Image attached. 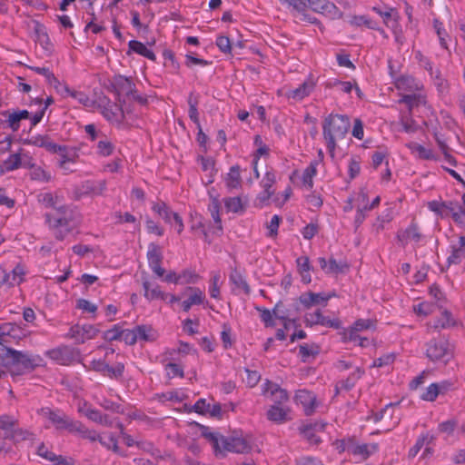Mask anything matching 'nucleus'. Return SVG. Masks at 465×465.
<instances>
[{
  "instance_id": "nucleus-1",
  "label": "nucleus",
  "mask_w": 465,
  "mask_h": 465,
  "mask_svg": "<svg viewBox=\"0 0 465 465\" xmlns=\"http://www.w3.org/2000/svg\"><path fill=\"white\" fill-rule=\"evenodd\" d=\"M201 435L212 445L215 457L223 459L226 452L248 453L252 450L250 441L242 435L234 432L225 437L219 432H213L211 428L200 425Z\"/></svg>"
},
{
  "instance_id": "nucleus-2",
  "label": "nucleus",
  "mask_w": 465,
  "mask_h": 465,
  "mask_svg": "<svg viewBox=\"0 0 465 465\" xmlns=\"http://www.w3.org/2000/svg\"><path fill=\"white\" fill-rule=\"evenodd\" d=\"M351 127L345 114H331L322 122V135L330 155L333 158L337 143L345 138Z\"/></svg>"
},
{
  "instance_id": "nucleus-3",
  "label": "nucleus",
  "mask_w": 465,
  "mask_h": 465,
  "mask_svg": "<svg viewBox=\"0 0 465 465\" xmlns=\"http://www.w3.org/2000/svg\"><path fill=\"white\" fill-rule=\"evenodd\" d=\"M39 413L46 416L56 430H64L70 433H77L81 428V421L75 420L64 413L53 411L49 408H42Z\"/></svg>"
},
{
  "instance_id": "nucleus-4",
  "label": "nucleus",
  "mask_w": 465,
  "mask_h": 465,
  "mask_svg": "<svg viewBox=\"0 0 465 465\" xmlns=\"http://www.w3.org/2000/svg\"><path fill=\"white\" fill-rule=\"evenodd\" d=\"M46 354L53 361L61 365H71L74 362L81 361V351L79 349L64 345L46 351Z\"/></svg>"
},
{
  "instance_id": "nucleus-5",
  "label": "nucleus",
  "mask_w": 465,
  "mask_h": 465,
  "mask_svg": "<svg viewBox=\"0 0 465 465\" xmlns=\"http://www.w3.org/2000/svg\"><path fill=\"white\" fill-rule=\"evenodd\" d=\"M426 355L432 361H448L451 356L448 341L444 338L430 340L427 343Z\"/></svg>"
},
{
  "instance_id": "nucleus-6",
  "label": "nucleus",
  "mask_w": 465,
  "mask_h": 465,
  "mask_svg": "<svg viewBox=\"0 0 465 465\" xmlns=\"http://www.w3.org/2000/svg\"><path fill=\"white\" fill-rule=\"evenodd\" d=\"M58 212L62 215L54 220L53 225L58 229L55 237L64 240L65 235L77 225L78 221L75 220L73 212L67 213L65 206L58 208Z\"/></svg>"
},
{
  "instance_id": "nucleus-7",
  "label": "nucleus",
  "mask_w": 465,
  "mask_h": 465,
  "mask_svg": "<svg viewBox=\"0 0 465 465\" xmlns=\"http://www.w3.org/2000/svg\"><path fill=\"white\" fill-rule=\"evenodd\" d=\"M0 437L15 442L25 440L26 432L17 428V422L8 416H0Z\"/></svg>"
},
{
  "instance_id": "nucleus-8",
  "label": "nucleus",
  "mask_w": 465,
  "mask_h": 465,
  "mask_svg": "<svg viewBox=\"0 0 465 465\" xmlns=\"http://www.w3.org/2000/svg\"><path fill=\"white\" fill-rule=\"evenodd\" d=\"M99 332L100 330L95 325L75 324L69 329L67 337L74 340L76 344H82L85 342V341L94 338Z\"/></svg>"
},
{
  "instance_id": "nucleus-9",
  "label": "nucleus",
  "mask_w": 465,
  "mask_h": 465,
  "mask_svg": "<svg viewBox=\"0 0 465 465\" xmlns=\"http://www.w3.org/2000/svg\"><path fill=\"white\" fill-rule=\"evenodd\" d=\"M90 370L106 375L111 379H119L124 371V364L117 362L114 367L107 364L104 360H93L90 362Z\"/></svg>"
},
{
  "instance_id": "nucleus-10",
  "label": "nucleus",
  "mask_w": 465,
  "mask_h": 465,
  "mask_svg": "<svg viewBox=\"0 0 465 465\" xmlns=\"http://www.w3.org/2000/svg\"><path fill=\"white\" fill-rule=\"evenodd\" d=\"M25 277V270L20 264H17L11 272H7L4 268L0 267V286L7 287L19 286Z\"/></svg>"
},
{
  "instance_id": "nucleus-11",
  "label": "nucleus",
  "mask_w": 465,
  "mask_h": 465,
  "mask_svg": "<svg viewBox=\"0 0 465 465\" xmlns=\"http://www.w3.org/2000/svg\"><path fill=\"white\" fill-rule=\"evenodd\" d=\"M294 401L302 406L306 416L312 415L318 407L316 395L308 390H298L294 396Z\"/></svg>"
},
{
  "instance_id": "nucleus-12",
  "label": "nucleus",
  "mask_w": 465,
  "mask_h": 465,
  "mask_svg": "<svg viewBox=\"0 0 465 465\" xmlns=\"http://www.w3.org/2000/svg\"><path fill=\"white\" fill-rule=\"evenodd\" d=\"M125 101L122 98H118L114 104H112L108 100L107 105H104L102 110L103 115L111 122H116L122 124L125 117V111L124 104Z\"/></svg>"
},
{
  "instance_id": "nucleus-13",
  "label": "nucleus",
  "mask_w": 465,
  "mask_h": 465,
  "mask_svg": "<svg viewBox=\"0 0 465 465\" xmlns=\"http://www.w3.org/2000/svg\"><path fill=\"white\" fill-rule=\"evenodd\" d=\"M23 357L20 351L12 350L4 344H0V371L5 372L8 368H15L19 365Z\"/></svg>"
},
{
  "instance_id": "nucleus-14",
  "label": "nucleus",
  "mask_w": 465,
  "mask_h": 465,
  "mask_svg": "<svg viewBox=\"0 0 465 465\" xmlns=\"http://www.w3.org/2000/svg\"><path fill=\"white\" fill-rule=\"evenodd\" d=\"M36 454L44 460L50 461L51 465H74V460L65 458L62 455H56L51 448L44 442L40 443L36 448Z\"/></svg>"
},
{
  "instance_id": "nucleus-15",
  "label": "nucleus",
  "mask_w": 465,
  "mask_h": 465,
  "mask_svg": "<svg viewBox=\"0 0 465 465\" xmlns=\"http://www.w3.org/2000/svg\"><path fill=\"white\" fill-rule=\"evenodd\" d=\"M147 258L149 262V265L152 268L153 272L159 277H163L164 275V269L161 267L163 253L161 247L153 242L149 244V249L147 252Z\"/></svg>"
},
{
  "instance_id": "nucleus-16",
  "label": "nucleus",
  "mask_w": 465,
  "mask_h": 465,
  "mask_svg": "<svg viewBox=\"0 0 465 465\" xmlns=\"http://www.w3.org/2000/svg\"><path fill=\"white\" fill-rule=\"evenodd\" d=\"M1 115L5 118L6 126L15 132L20 128L21 121L29 119V111L7 110L2 112Z\"/></svg>"
},
{
  "instance_id": "nucleus-17",
  "label": "nucleus",
  "mask_w": 465,
  "mask_h": 465,
  "mask_svg": "<svg viewBox=\"0 0 465 465\" xmlns=\"http://www.w3.org/2000/svg\"><path fill=\"white\" fill-rule=\"evenodd\" d=\"M262 393H270L272 400L275 404L281 405L289 400V394L286 390L281 388L277 383H273L269 380L262 385Z\"/></svg>"
},
{
  "instance_id": "nucleus-18",
  "label": "nucleus",
  "mask_w": 465,
  "mask_h": 465,
  "mask_svg": "<svg viewBox=\"0 0 465 465\" xmlns=\"http://www.w3.org/2000/svg\"><path fill=\"white\" fill-rule=\"evenodd\" d=\"M332 296H335V292L331 294L326 292H308L307 294H302L300 297V301L305 308H311L318 304L325 306Z\"/></svg>"
},
{
  "instance_id": "nucleus-19",
  "label": "nucleus",
  "mask_w": 465,
  "mask_h": 465,
  "mask_svg": "<svg viewBox=\"0 0 465 465\" xmlns=\"http://www.w3.org/2000/svg\"><path fill=\"white\" fill-rule=\"evenodd\" d=\"M320 267L328 273L338 274L344 273L349 270V265L344 261L337 262L334 258L331 257L328 261L321 257L318 259Z\"/></svg>"
},
{
  "instance_id": "nucleus-20",
  "label": "nucleus",
  "mask_w": 465,
  "mask_h": 465,
  "mask_svg": "<svg viewBox=\"0 0 465 465\" xmlns=\"http://www.w3.org/2000/svg\"><path fill=\"white\" fill-rule=\"evenodd\" d=\"M307 6L312 11L321 13L323 15H329L335 16L339 12L338 7L329 0H305Z\"/></svg>"
},
{
  "instance_id": "nucleus-21",
  "label": "nucleus",
  "mask_w": 465,
  "mask_h": 465,
  "mask_svg": "<svg viewBox=\"0 0 465 465\" xmlns=\"http://www.w3.org/2000/svg\"><path fill=\"white\" fill-rule=\"evenodd\" d=\"M378 444H358L354 438L350 448V454L357 457H361L363 460L368 459L372 453L378 450Z\"/></svg>"
},
{
  "instance_id": "nucleus-22",
  "label": "nucleus",
  "mask_w": 465,
  "mask_h": 465,
  "mask_svg": "<svg viewBox=\"0 0 465 465\" xmlns=\"http://www.w3.org/2000/svg\"><path fill=\"white\" fill-rule=\"evenodd\" d=\"M134 328L137 341L153 342L158 339V332L151 325H136Z\"/></svg>"
},
{
  "instance_id": "nucleus-23",
  "label": "nucleus",
  "mask_w": 465,
  "mask_h": 465,
  "mask_svg": "<svg viewBox=\"0 0 465 465\" xmlns=\"http://www.w3.org/2000/svg\"><path fill=\"white\" fill-rule=\"evenodd\" d=\"M114 85L119 89V96L121 94H125L130 96L131 94L135 93V84L132 81V78L126 77L121 74L114 75Z\"/></svg>"
},
{
  "instance_id": "nucleus-24",
  "label": "nucleus",
  "mask_w": 465,
  "mask_h": 465,
  "mask_svg": "<svg viewBox=\"0 0 465 465\" xmlns=\"http://www.w3.org/2000/svg\"><path fill=\"white\" fill-rule=\"evenodd\" d=\"M35 33L36 35V43L39 44L42 48L47 53L51 54L53 50V45L50 43L49 36L46 33V29L43 25H40L38 22H35Z\"/></svg>"
},
{
  "instance_id": "nucleus-25",
  "label": "nucleus",
  "mask_w": 465,
  "mask_h": 465,
  "mask_svg": "<svg viewBox=\"0 0 465 465\" xmlns=\"http://www.w3.org/2000/svg\"><path fill=\"white\" fill-rule=\"evenodd\" d=\"M315 87V84L312 80H307L303 82L299 87L292 90L288 94L289 98L300 101L304 97L308 96Z\"/></svg>"
},
{
  "instance_id": "nucleus-26",
  "label": "nucleus",
  "mask_w": 465,
  "mask_h": 465,
  "mask_svg": "<svg viewBox=\"0 0 465 465\" xmlns=\"http://www.w3.org/2000/svg\"><path fill=\"white\" fill-rule=\"evenodd\" d=\"M289 409H285L282 407L281 405L273 404L270 407V409L267 411V418L269 420L277 422V423H282L289 420L288 418V412Z\"/></svg>"
},
{
  "instance_id": "nucleus-27",
  "label": "nucleus",
  "mask_w": 465,
  "mask_h": 465,
  "mask_svg": "<svg viewBox=\"0 0 465 465\" xmlns=\"http://www.w3.org/2000/svg\"><path fill=\"white\" fill-rule=\"evenodd\" d=\"M129 51L127 52V54H130L131 52H134L143 57H146L147 59L151 61H155L156 56L154 53L151 50H149L142 42L137 40H131L128 43Z\"/></svg>"
},
{
  "instance_id": "nucleus-28",
  "label": "nucleus",
  "mask_w": 465,
  "mask_h": 465,
  "mask_svg": "<svg viewBox=\"0 0 465 465\" xmlns=\"http://www.w3.org/2000/svg\"><path fill=\"white\" fill-rule=\"evenodd\" d=\"M31 144L43 147L52 153L61 150L60 145L53 143L48 135H37L34 137V139H31Z\"/></svg>"
},
{
  "instance_id": "nucleus-29",
  "label": "nucleus",
  "mask_w": 465,
  "mask_h": 465,
  "mask_svg": "<svg viewBox=\"0 0 465 465\" xmlns=\"http://www.w3.org/2000/svg\"><path fill=\"white\" fill-rule=\"evenodd\" d=\"M320 346L316 343L299 345V355L302 362H307L310 358H315L320 353Z\"/></svg>"
},
{
  "instance_id": "nucleus-30",
  "label": "nucleus",
  "mask_w": 465,
  "mask_h": 465,
  "mask_svg": "<svg viewBox=\"0 0 465 465\" xmlns=\"http://www.w3.org/2000/svg\"><path fill=\"white\" fill-rule=\"evenodd\" d=\"M31 181L40 184L47 183L52 181L51 173L41 166L31 163Z\"/></svg>"
},
{
  "instance_id": "nucleus-31",
  "label": "nucleus",
  "mask_w": 465,
  "mask_h": 465,
  "mask_svg": "<svg viewBox=\"0 0 465 465\" xmlns=\"http://www.w3.org/2000/svg\"><path fill=\"white\" fill-rule=\"evenodd\" d=\"M61 150L54 153L60 155L59 161H64V163H75L79 158L76 148H69L65 145H60Z\"/></svg>"
},
{
  "instance_id": "nucleus-32",
  "label": "nucleus",
  "mask_w": 465,
  "mask_h": 465,
  "mask_svg": "<svg viewBox=\"0 0 465 465\" xmlns=\"http://www.w3.org/2000/svg\"><path fill=\"white\" fill-rule=\"evenodd\" d=\"M37 106L38 108L32 113L31 112V126L36 125L42 120L43 116L45 114L46 106H43V99L35 98L31 99V107Z\"/></svg>"
},
{
  "instance_id": "nucleus-33",
  "label": "nucleus",
  "mask_w": 465,
  "mask_h": 465,
  "mask_svg": "<svg viewBox=\"0 0 465 465\" xmlns=\"http://www.w3.org/2000/svg\"><path fill=\"white\" fill-rule=\"evenodd\" d=\"M397 238L402 243L407 239H412L415 242H419L421 238V234L419 232L418 225L412 223L406 230L398 232Z\"/></svg>"
},
{
  "instance_id": "nucleus-34",
  "label": "nucleus",
  "mask_w": 465,
  "mask_h": 465,
  "mask_svg": "<svg viewBox=\"0 0 465 465\" xmlns=\"http://www.w3.org/2000/svg\"><path fill=\"white\" fill-rule=\"evenodd\" d=\"M99 441L103 446L106 447L108 450H111L123 457L126 456V453L121 451L120 448L118 447L117 440L112 433L101 436L99 438Z\"/></svg>"
},
{
  "instance_id": "nucleus-35",
  "label": "nucleus",
  "mask_w": 465,
  "mask_h": 465,
  "mask_svg": "<svg viewBox=\"0 0 465 465\" xmlns=\"http://www.w3.org/2000/svg\"><path fill=\"white\" fill-rule=\"evenodd\" d=\"M434 439H435L434 436L430 435V433L421 434L417 439L416 443L414 444V446L410 449V450H409V457L410 458H414L419 453L420 449L425 444L431 443L434 440Z\"/></svg>"
},
{
  "instance_id": "nucleus-36",
  "label": "nucleus",
  "mask_w": 465,
  "mask_h": 465,
  "mask_svg": "<svg viewBox=\"0 0 465 465\" xmlns=\"http://www.w3.org/2000/svg\"><path fill=\"white\" fill-rule=\"evenodd\" d=\"M143 295L147 301L163 300L171 304L181 300L170 292H143Z\"/></svg>"
},
{
  "instance_id": "nucleus-37",
  "label": "nucleus",
  "mask_w": 465,
  "mask_h": 465,
  "mask_svg": "<svg viewBox=\"0 0 465 465\" xmlns=\"http://www.w3.org/2000/svg\"><path fill=\"white\" fill-rule=\"evenodd\" d=\"M364 371L361 368H356V370L351 373L346 380L340 381V387L342 390L350 391L351 390L355 384L356 381L362 376Z\"/></svg>"
},
{
  "instance_id": "nucleus-38",
  "label": "nucleus",
  "mask_w": 465,
  "mask_h": 465,
  "mask_svg": "<svg viewBox=\"0 0 465 465\" xmlns=\"http://www.w3.org/2000/svg\"><path fill=\"white\" fill-rule=\"evenodd\" d=\"M241 183L240 166L233 165L230 168V172L227 174L226 184L229 188H238Z\"/></svg>"
},
{
  "instance_id": "nucleus-39",
  "label": "nucleus",
  "mask_w": 465,
  "mask_h": 465,
  "mask_svg": "<svg viewBox=\"0 0 465 465\" xmlns=\"http://www.w3.org/2000/svg\"><path fill=\"white\" fill-rule=\"evenodd\" d=\"M153 210L161 216L165 223H171L172 218H173V212L164 202H158L153 205Z\"/></svg>"
},
{
  "instance_id": "nucleus-40",
  "label": "nucleus",
  "mask_w": 465,
  "mask_h": 465,
  "mask_svg": "<svg viewBox=\"0 0 465 465\" xmlns=\"http://www.w3.org/2000/svg\"><path fill=\"white\" fill-rule=\"evenodd\" d=\"M78 411L92 421L97 423L102 421L103 414L98 410L91 408V406H89L86 402H84L83 406H80Z\"/></svg>"
},
{
  "instance_id": "nucleus-41",
  "label": "nucleus",
  "mask_w": 465,
  "mask_h": 465,
  "mask_svg": "<svg viewBox=\"0 0 465 465\" xmlns=\"http://www.w3.org/2000/svg\"><path fill=\"white\" fill-rule=\"evenodd\" d=\"M31 71H34L39 74L44 75L46 83L49 84L50 85H54V87H56L57 84H59V81L57 80V78L47 67L31 66Z\"/></svg>"
},
{
  "instance_id": "nucleus-42",
  "label": "nucleus",
  "mask_w": 465,
  "mask_h": 465,
  "mask_svg": "<svg viewBox=\"0 0 465 465\" xmlns=\"http://www.w3.org/2000/svg\"><path fill=\"white\" fill-rule=\"evenodd\" d=\"M224 206L228 212L242 213L244 206L240 197H229L224 199Z\"/></svg>"
},
{
  "instance_id": "nucleus-43",
  "label": "nucleus",
  "mask_w": 465,
  "mask_h": 465,
  "mask_svg": "<svg viewBox=\"0 0 465 465\" xmlns=\"http://www.w3.org/2000/svg\"><path fill=\"white\" fill-rule=\"evenodd\" d=\"M123 333V326L115 324L112 329H109L103 332V339L106 341H121Z\"/></svg>"
},
{
  "instance_id": "nucleus-44",
  "label": "nucleus",
  "mask_w": 465,
  "mask_h": 465,
  "mask_svg": "<svg viewBox=\"0 0 465 465\" xmlns=\"http://www.w3.org/2000/svg\"><path fill=\"white\" fill-rule=\"evenodd\" d=\"M372 10L383 18L384 24L387 26H390L389 22L391 18L395 23L398 22L399 14L394 8H389L387 11H381L379 7L373 6Z\"/></svg>"
},
{
  "instance_id": "nucleus-45",
  "label": "nucleus",
  "mask_w": 465,
  "mask_h": 465,
  "mask_svg": "<svg viewBox=\"0 0 465 465\" xmlns=\"http://www.w3.org/2000/svg\"><path fill=\"white\" fill-rule=\"evenodd\" d=\"M408 147L411 150L412 153H418L420 159L430 160L433 157L430 150L425 148L418 143L411 142L408 144Z\"/></svg>"
},
{
  "instance_id": "nucleus-46",
  "label": "nucleus",
  "mask_w": 465,
  "mask_h": 465,
  "mask_svg": "<svg viewBox=\"0 0 465 465\" xmlns=\"http://www.w3.org/2000/svg\"><path fill=\"white\" fill-rule=\"evenodd\" d=\"M301 434L312 444L318 445L322 440L316 435V431L312 430L311 425H303L300 428Z\"/></svg>"
},
{
  "instance_id": "nucleus-47",
  "label": "nucleus",
  "mask_w": 465,
  "mask_h": 465,
  "mask_svg": "<svg viewBox=\"0 0 465 465\" xmlns=\"http://www.w3.org/2000/svg\"><path fill=\"white\" fill-rule=\"evenodd\" d=\"M339 334L342 342H358L361 339V336L351 326L349 329L342 328Z\"/></svg>"
},
{
  "instance_id": "nucleus-48",
  "label": "nucleus",
  "mask_w": 465,
  "mask_h": 465,
  "mask_svg": "<svg viewBox=\"0 0 465 465\" xmlns=\"http://www.w3.org/2000/svg\"><path fill=\"white\" fill-rule=\"evenodd\" d=\"M17 326L15 323H2L0 324V344L7 342V338L12 335L16 330Z\"/></svg>"
},
{
  "instance_id": "nucleus-49",
  "label": "nucleus",
  "mask_w": 465,
  "mask_h": 465,
  "mask_svg": "<svg viewBox=\"0 0 465 465\" xmlns=\"http://www.w3.org/2000/svg\"><path fill=\"white\" fill-rule=\"evenodd\" d=\"M198 279L199 275L192 270H184L178 276L179 284L195 283Z\"/></svg>"
},
{
  "instance_id": "nucleus-50",
  "label": "nucleus",
  "mask_w": 465,
  "mask_h": 465,
  "mask_svg": "<svg viewBox=\"0 0 465 465\" xmlns=\"http://www.w3.org/2000/svg\"><path fill=\"white\" fill-rule=\"evenodd\" d=\"M375 321L371 319H358L353 322L351 327L357 331H362L375 328Z\"/></svg>"
},
{
  "instance_id": "nucleus-51",
  "label": "nucleus",
  "mask_w": 465,
  "mask_h": 465,
  "mask_svg": "<svg viewBox=\"0 0 465 465\" xmlns=\"http://www.w3.org/2000/svg\"><path fill=\"white\" fill-rule=\"evenodd\" d=\"M316 167L313 163H311L302 173V183L310 189H312L313 186L312 178L316 174Z\"/></svg>"
},
{
  "instance_id": "nucleus-52",
  "label": "nucleus",
  "mask_w": 465,
  "mask_h": 465,
  "mask_svg": "<svg viewBox=\"0 0 465 465\" xmlns=\"http://www.w3.org/2000/svg\"><path fill=\"white\" fill-rule=\"evenodd\" d=\"M21 163V158L18 153H14L8 156L3 163V169L5 171H13L19 167Z\"/></svg>"
},
{
  "instance_id": "nucleus-53",
  "label": "nucleus",
  "mask_w": 465,
  "mask_h": 465,
  "mask_svg": "<svg viewBox=\"0 0 465 465\" xmlns=\"http://www.w3.org/2000/svg\"><path fill=\"white\" fill-rule=\"evenodd\" d=\"M435 305L430 302H420L413 306V311L417 315L427 316L433 312Z\"/></svg>"
},
{
  "instance_id": "nucleus-54",
  "label": "nucleus",
  "mask_w": 465,
  "mask_h": 465,
  "mask_svg": "<svg viewBox=\"0 0 465 465\" xmlns=\"http://www.w3.org/2000/svg\"><path fill=\"white\" fill-rule=\"evenodd\" d=\"M76 308L81 310L84 313H90L93 315H94L97 311V306L85 299L77 300Z\"/></svg>"
},
{
  "instance_id": "nucleus-55",
  "label": "nucleus",
  "mask_w": 465,
  "mask_h": 465,
  "mask_svg": "<svg viewBox=\"0 0 465 465\" xmlns=\"http://www.w3.org/2000/svg\"><path fill=\"white\" fill-rule=\"evenodd\" d=\"M230 280L233 283L234 288L242 291H249L248 284L243 280L242 274L237 271H234L231 273Z\"/></svg>"
},
{
  "instance_id": "nucleus-56",
  "label": "nucleus",
  "mask_w": 465,
  "mask_h": 465,
  "mask_svg": "<svg viewBox=\"0 0 465 465\" xmlns=\"http://www.w3.org/2000/svg\"><path fill=\"white\" fill-rule=\"evenodd\" d=\"M99 405L104 410L111 411L115 413L123 414L124 411L122 405L105 398L99 402Z\"/></svg>"
},
{
  "instance_id": "nucleus-57",
  "label": "nucleus",
  "mask_w": 465,
  "mask_h": 465,
  "mask_svg": "<svg viewBox=\"0 0 465 465\" xmlns=\"http://www.w3.org/2000/svg\"><path fill=\"white\" fill-rule=\"evenodd\" d=\"M440 393V385H438V383H432L422 394L421 399L428 401H433Z\"/></svg>"
},
{
  "instance_id": "nucleus-58",
  "label": "nucleus",
  "mask_w": 465,
  "mask_h": 465,
  "mask_svg": "<svg viewBox=\"0 0 465 465\" xmlns=\"http://www.w3.org/2000/svg\"><path fill=\"white\" fill-rule=\"evenodd\" d=\"M209 210L211 212L212 217L213 218L216 224H218V229L220 231L223 230L222 221L219 214L220 210V203L217 199H213L212 203L209 205Z\"/></svg>"
},
{
  "instance_id": "nucleus-59",
  "label": "nucleus",
  "mask_w": 465,
  "mask_h": 465,
  "mask_svg": "<svg viewBox=\"0 0 465 465\" xmlns=\"http://www.w3.org/2000/svg\"><path fill=\"white\" fill-rule=\"evenodd\" d=\"M114 144L107 139L101 140L97 143V152L100 155L108 156L114 151Z\"/></svg>"
},
{
  "instance_id": "nucleus-60",
  "label": "nucleus",
  "mask_w": 465,
  "mask_h": 465,
  "mask_svg": "<svg viewBox=\"0 0 465 465\" xmlns=\"http://www.w3.org/2000/svg\"><path fill=\"white\" fill-rule=\"evenodd\" d=\"M465 258V249L453 247L451 254L448 257L450 264H459Z\"/></svg>"
},
{
  "instance_id": "nucleus-61",
  "label": "nucleus",
  "mask_w": 465,
  "mask_h": 465,
  "mask_svg": "<svg viewBox=\"0 0 465 465\" xmlns=\"http://www.w3.org/2000/svg\"><path fill=\"white\" fill-rule=\"evenodd\" d=\"M121 341H124L126 345H134L137 342V336L135 335L134 328H123Z\"/></svg>"
},
{
  "instance_id": "nucleus-62",
  "label": "nucleus",
  "mask_w": 465,
  "mask_h": 465,
  "mask_svg": "<svg viewBox=\"0 0 465 465\" xmlns=\"http://www.w3.org/2000/svg\"><path fill=\"white\" fill-rule=\"evenodd\" d=\"M77 433L84 439H87L90 441H96L99 440V438L101 437L96 433L95 430L87 429L83 423H81V428L77 431Z\"/></svg>"
},
{
  "instance_id": "nucleus-63",
  "label": "nucleus",
  "mask_w": 465,
  "mask_h": 465,
  "mask_svg": "<svg viewBox=\"0 0 465 465\" xmlns=\"http://www.w3.org/2000/svg\"><path fill=\"white\" fill-rule=\"evenodd\" d=\"M216 45L224 54H230L232 51V45L229 37L225 35H219L216 39Z\"/></svg>"
},
{
  "instance_id": "nucleus-64",
  "label": "nucleus",
  "mask_w": 465,
  "mask_h": 465,
  "mask_svg": "<svg viewBox=\"0 0 465 465\" xmlns=\"http://www.w3.org/2000/svg\"><path fill=\"white\" fill-rule=\"evenodd\" d=\"M452 324L451 314L448 311L441 312V317L435 322V328H447Z\"/></svg>"
}]
</instances>
